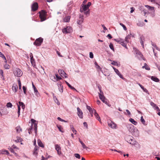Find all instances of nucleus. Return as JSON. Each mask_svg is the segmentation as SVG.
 <instances>
[{
	"label": "nucleus",
	"instance_id": "1",
	"mask_svg": "<svg viewBox=\"0 0 160 160\" xmlns=\"http://www.w3.org/2000/svg\"><path fill=\"white\" fill-rule=\"evenodd\" d=\"M127 126L129 131L133 136L135 137L139 136V131L136 128L134 127L133 125L131 124H127Z\"/></svg>",
	"mask_w": 160,
	"mask_h": 160
},
{
	"label": "nucleus",
	"instance_id": "2",
	"mask_svg": "<svg viewBox=\"0 0 160 160\" xmlns=\"http://www.w3.org/2000/svg\"><path fill=\"white\" fill-rule=\"evenodd\" d=\"M80 11L81 12H84V14L88 16L89 15L90 10L89 8L87 6L83 4H82L80 8Z\"/></svg>",
	"mask_w": 160,
	"mask_h": 160
},
{
	"label": "nucleus",
	"instance_id": "3",
	"mask_svg": "<svg viewBox=\"0 0 160 160\" xmlns=\"http://www.w3.org/2000/svg\"><path fill=\"white\" fill-rule=\"evenodd\" d=\"M31 126L30 128L28 129V133L29 134H30V131L32 129V127L34 125V129L35 131V132L36 133L37 132V124L38 123L37 122V121L36 120H34L33 119H32L31 120Z\"/></svg>",
	"mask_w": 160,
	"mask_h": 160
},
{
	"label": "nucleus",
	"instance_id": "4",
	"mask_svg": "<svg viewBox=\"0 0 160 160\" xmlns=\"http://www.w3.org/2000/svg\"><path fill=\"white\" fill-rule=\"evenodd\" d=\"M39 17L41 22L45 20L46 19L47 12L45 10H42L39 12Z\"/></svg>",
	"mask_w": 160,
	"mask_h": 160
},
{
	"label": "nucleus",
	"instance_id": "5",
	"mask_svg": "<svg viewBox=\"0 0 160 160\" xmlns=\"http://www.w3.org/2000/svg\"><path fill=\"white\" fill-rule=\"evenodd\" d=\"M13 73L15 76L18 77L21 76L22 74V71L18 68H16Z\"/></svg>",
	"mask_w": 160,
	"mask_h": 160
},
{
	"label": "nucleus",
	"instance_id": "6",
	"mask_svg": "<svg viewBox=\"0 0 160 160\" xmlns=\"http://www.w3.org/2000/svg\"><path fill=\"white\" fill-rule=\"evenodd\" d=\"M72 31V28L70 26H67L62 29V32L64 33H70Z\"/></svg>",
	"mask_w": 160,
	"mask_h": 160
},
{
	"label": "nucleus",
	"instance_id": "7",
	"mask_svg": "<svg viewBox=\"0 0 160 160\" xmlns=\"http://www.w3.org/2000/svg\"><path fill=\"white\" fill-rule=\"evenodd\" d=\"M43 39L41 38H39L35 41L34 42V44L37 46H40L43 42Z\"/></svg>",
	"mask_w": 160,
	"mask_h": 160
},
{
	"label": "nucleus",
	"instance_id": "8",
	"mask_svg": "<svg viewBox=\"0 0 160 160\" xmlns=\"http://www.w3.org/2000/svg\"><path fill=\"white\" fill-rule=\"evenodd\" d=\"M108 124L109 127L112 129H116V124L113 122L111 121H108Z\"/></svg>",
	"mask_w": 160,
	"mask_h": 160
},
{
	"label": "nucleus",
	"instance_id": "9",
	"mask_svg": "<svg viewBox=\"0 0 160 160\" xmlns=\"http://www.w3.org/2000/svg\"><path fill=\"white\" fill-rule=\"evenodd\" d=\"M55 148L56 150L57 151L58 154L60 155L62 153L61 151V148L58 144H56L55 145Z\"/></svg>",
	"mask_w": 160,
	"mask_h": 160
},
{
	"label": "nucleus",
	"instance_id": "10",
	"mask_svg": "<svg viewBox=\"0 0 160 160\" xmlns=\"http://www.w3.org/2000/svg\"><path fill=\"white\" fill-rule=\"evenodd\" d=\"M58 72L61 76L63 78H66L67 77V74L63 70L59 69L58 70Z\"/></svg>",
	"mask_w": 160,
	"mask_h": 160
},
{
	"label": "nucleus",
	"instance_id": "11",
	"mask_svg": "<svg viewBox=\"0 0 160 160\" xmlns=\"http://www.w3.org/2000/svg\"><path fill=\"white\" fill-rule=\"evenodd\" d=\"M84 18L83 15H80L78 20L77 21V23L79 25H81L83 22Z\"/></svg>",
	"mask_w": 160,
	"mask_h": 160
},
{
	"label": "nucleus",
	"instance_id": "12",
	"mask_svg": "<svg viewBox=\"0 0 160 160\" xmlns=\"http://www.w3.org/2000/svg\"><path fill=\"white\" fill-rule=\"evenodd\" d=\"M112 68L114 70L115 72L121 78L123 79H124V78H123L122 75L121 74V73H120V72H119L118 69H117L116 68H115L113 67H112Z\"/></svg>",
	"mask_w": 160,
	"mask_h": 160
},
{
	"label": "nucleus",
	"instance_id": "13",
	"mask_svg": "<svg viewBox=\"0 0 160 160\" xmlns=\"http://www.w3.org/2000/svg\"><path fill=\"white\" fill-rule=\"evenodd\" d=\"M78 112L77 114L79 117L81 118H83V113L82 110L78 107L77 108Z\"/></svg>",
	"mask_w": 160,
	"mask_h": 160
},
{
	"label": "nucleus",
	"instance_id": "14",
	"mask_svg": "<svg viewBox=\"0 0 160 160\" xmlns=\"http://www.w3.org/2000/svg\"><path fill=\"white\" fill-rule=\"evenodd\" d=\"M38 8V4L37 2H35L33 4L32 6V10L33 11L37 10Z\"/></svg>",
	"mask_w": 160,
	"mask_h": 160
},
{
	"label": "nucleus",
	"instance_id": "15",
	"mask_svg": "<svg viewBox=\"0 0 160 160\" xmlns=\"http://www.w3.org/2000/svg\"><path fill=\"white\" fill-rule=\"evenodd\" d=\"M99 90L100 91V92L99 93V98L101 100L102 99H102H105V98L104 96L103 95V92L102 91L101 89L99 88Z\"/></svg>",
	"mask_w": 160,
	"mask_h": 160
},
{
	"label": "nucleus",
	"instance_id": "16",
	"mask_svg": "<svg viewBox=\"0 0 160 160\" xmlns=\"http://www.w3.org/2000/svg\"><path fill=\"white\" fill-rule=\"evenodd\" d=\"M39 148L38 146H36L34 148L33 151V154L34 155L37 156L38 154V150Z\"/></svg>",
	"mask_w": 160,
	"mask_h": 160
},
{
	"label": "nucleus",
	"instance_id": "17",
	"mask_svg": "<svg viewBox=\"0 0 160 160\" xmlns=\"http://www.w3.org/2000/svg\"><path fill=\"white\" fill-rule=\"evenodd\" d=\"M71 17L70 16H67L63 19V22H69L70 21Z\"/></svg>",
	"mask_w": 160,
	"mask_h": 160
},
{
	"label": "nucleus",
	"instance_id": "18",
	"mask_svg": "<svg viewBox=\"0 0 160 160\" xmlns=\"http://www.w3.org/2000/svg\"><path fill=\"white\" fill-rule=\"evenodd\" d=\"M18 86L15 84H13L12 87V90L14 93H15L17 91Z\"/></svg>",
	"mask_w": 160,
	"mask_h": 160
},
{
	"label": "nucleus",
	"instance_id": "19",
	"mask_svg": "<svg viewBox=\"0 0 160 160\" xmlns=\"http://www.w3.org/2000/svg\"><path fill=\"white\" fill-rule=\"evenodd\" d=\"M94 115L95 116V117H96V118L97 120H98L99 122H100L101 119L100 118V117L99 116L97 112L95 110H94Z\"/></svg>",
	"mask_w": 160,
	"mask_h": 160
},
{
	"label": "nucleus",
	"instance_id": "20",
	"mask_svg": "<svg viewBox=\"0 0 160 160\" xmlns=\"http://www.w3.org/2000/svg\"><path fill=\"white\" fill-rule=\"evenodd\" d=\"M133 139V138L131 136H128L126 138L127 142L130 144L131 143Z\"/></svg>",
	"mask_w": 160,
	"mask_h": 160
},
{
	"label": "nucleus",
	"instance_id": "21",
	"mask_svg": "<svg viewBox=\"0 0 160 160\" xmlns=\"http://www.w3.org/2000/svg\"><path fill=\"white\" fill-rule=\"evenodd\" d=\"M52 94L53 98L55 102L57 103L58 105H59L60 104V103L58 101L57 98L55 96L54 94V93H52Z\"/></svg>",
	"mask_w": 160,
	"mask_h": 160
},
{
	"label": "nucleus",
	"instance_id": "22",
	"mask_svg": "<svg viewBox=\"0 0 160 160\" xmlns=\"http://www.w3.org/2000/svg\"><path fill=\"white\" fill-rule=\"evenodd\" d=\"M38 145L40 147H42V148H44V145L40 140L39 139L38 140Z\"/></svg>",
	"mask_w": 160,
	"mask_h": 160
},
{
	"label": "nucleus",
	"instance_id": "23",
	"mask_svg": "<svg viewBox=\"0 0 160 160\" xmlns=\"http://www.w3.org/2000/svg\"><path fill=\"white\" fill-rule=\"evenodd\" d=\"M0 154L8 155L9 152L7 150H2L0 151Z\"/></svg>",
	"mask_w": 160,
	"mask_h": 160
},
{
	"label": "nucleus",
	"instance_id": "24",
	"mask_svg": "<svg viewBox=\"0 0 160 160\" xmlns=\"http://www.w3.org/2000/svg\"><path fill=\"white\" fill-rule=\"evenodd\" d=\"M145 6L149 10L152 11L155 10V8L154 7H151L148 5H145Z\"/></svg>",
	"mask_w": 160,
	"mask_h": 160
},
{
	"label": "nucleus",
	"instance_id": "25",
	"mask_svg": "<svg viewBox=\"0 0 160 160\" xmlns=\"http://www.w3.org/2000/svg\"><path fill=\"white\" fill-rule=\"evenodd\" d=\"M19 106H20V107L21 106L22 108L24 110L25 108V105L24 103L22 102H19Z\"/></svg>",
	"mask_w": 160,
	"mask_h": 160
},
{
	"label": "nucleus",
	"instance_id": "26",
	"mask_svg": "<svg viewBox=\"0 0 160 160\" xmlns=\"http://www.w3.org/2000/svg\"><path fill=\"white\" fill-rule=\"evenodd\" d=\"M140 42L142 45V46L143 47V42L145 40V38L143 36H141L140 38Z\"/></svg>",
	"mask_w": 160,
	"mask_h": 160
},
{
	"label": "nucleus",
	"instance_id": "27",
	"mask_svg": "<svg viewBox=\"0 0 160 160\" xmlns=\"http://www.w3.org/2000/svg\"><path fill=\"white\" fill-rule=\"evenodd\" d=\"M58 89L60 92H62L63 90V87L62 84H59L58 85Z\"/></svg>",
	"mask_w": 160,
	"mask_h": 160
},
{
	"label": "nucleus",
	"instance_id": "28",
	"mask_svg": "<svg viewBox=\"0 0 160 160\" xmlns=\"http://www.w3.org/2000/svg\"><path fill=\"white\" fill-rule=\"evenodd\" d=\"M129 121L132 124H133L134 125H136L137 124V122L132 118H130L129 119Z\"/></svg>",
	"mask_w": 160,
	"mask_h": 160
},
{
	"label": "nucleus",
	"instance_id": "29",
	"mask_svg": "<svg viewBox=\"0 0 160 160\" xmlns=\"http://www.w3.org/2000/svg\"><path fill=\"white\" fill-rule=\"evenodd\" d=\"M151 79L153 81H154L157 82H158L159 81V79L158 78L154 76L152 77Z\"/></svg>",
	"mask_w": 160,
	"mask_h": 160
},
{
	"label": "nucleus",
	"instance_id": "30",
	"mask_svg": "<svg viewBox=\"0 0 160 160\" xmlns=\"http://www.w3.org/2000/svg\"><path fill=\"white\" fill-rule=\"evenodd\" d=\"M79 141L82 145V147L84 149L87 148V147L83 143V142L81 140L80 138H79Z\"/></svg>",
	"mask_w": 160,
	"mask_h": 160
},
{
	"label": "nucleus",
	"instance_id": "31",
	"mask_svg": "<svg viewBox=\"0 0 160 160\" xmlns=\"http://www.w3.org/2000/svg\"><path fill=\"white\" fill-rule=\"evenodd\" d=\"M57 126L60 132H64V131L63 130V128H62V126L58 125H57Z\"/></svg>",
	"mask_w": 160,
	"mask_h": 160
},
{
	"label": "nucleus",
	"instance_id": "32",
	"mask_svg": "<svg viewBox=\"0 0 160 160\" xmlns=\"http://www.w3.org/2000/svg\"><path fill=\"white\" fill-rule=\"evenodd\" d=\"M65 82L68 87L70 88L71 89L76 91V89L73 87L68 82L65 81Z\"/></svg>",
	"mask_w": 160,
	"mask_h": 160
},
{
	"label": "nucleus",
	"instance_id": "33",
	"mask_svg": "<svg viewBox=\"0 0 160 160\" xmlns=\"http://www.w3.org/2000/svg\"><path fill=\"white\" fill-rule=\"evenodd\" d=\"M71 129L75 134H76L77 131L75 129L73 126H71Z\"/></svg>",
	"mask_w": 160,
	"mask_h": 160
},
{
	"label": "nucleus",
	"instance_id": "34",
	"mask_svg": "<svg viewBox=\"0 0 160 160\" xmlns=\"http://www.w3.org/2000/svg\"><path fill=\"white\" fill-rule=\"evenodd\" d=\"M149 13L150 14V16L152 17H154L155 16V10Z\"/></svg>",
	"mask_w": 160,
	"mask_h": 160
},
{
	"label": "nucleus",
	"instance_id": "35",
	"mask_svg": "<svg viewBox=\"0 0 160 160\" xmlns=\"http://www.w3.org/2000/svg\"><path fill=\"white\" fill-rule=\"evenodd\" d=\"M22 141V139L19 137H17V139L15 140V141L17 142H21Z\"/></svg>",
	"mask_w": 160,
	"mask_h": 160
},
{
	"label": "nucleus",
	"instance_id": "36",
	"mask_svg": "<svg viewBox=\"0 0 160 160\" xmlns=\"http://www.w3.org/2000/svg\"><path fill=\"white\" fill-rule=\"evenodd\" d=\"M34 90L35 95L37 97H39L40 96V95L37 89L36 88H34Z\"/></svg>",
	"mask_w": 160,
	"mask_h": 160
},
{
	"label": "nucleus",
	"instance_id": "37",
	"mask_svg": "<svg viewBox=\"0 0 160 160\" xmlns=\"http://www.w3.org/2000/svg\"><path fill=\"white\" fill-rule=\"evenodd\" d=\"M101 100L104 103H105L106 105H108V106L110 107V105H109L108 103L107 102V99L105 98V99H102V100Z\"/></svg>",
	"mask_w": 160,
	"mask_h": 160
},
{
	"label": "nucleus",
	"instance_id": "38",
	"mask_svg": "<svg viewBox=\"0 0 160 160\" xmlns=\"http://www.w3.org/2000/svg\"><path fill=\"white\" fill-rule=\"evenodd\" d=\"M17 132L18 133H19L22 131V129L19 126H18L16 128Z\"/></svg>",
	"mask_w": 160,
	"mask_h": 160
},
{
	"label": "nucleus",
	"instance_id": "39",
	"mask_svg": "<svg viewBox=\"0 0 160 160\" xmlns=\"http://www.w3.org/2000/svg\"><path fill=\"white\" fill-rule=\"evenodd\" d=\"M152 45L153 47V48H154V49H155V48L158 51H160V49L158 47H157L156 45L155 44H154L152 42Z\"/></svg>",
	"mask_w": 160,
	"mask_h": 160
},
{
	"label": "nucleus",
	"instance_id": "40",
	"mask_svg": "<svg viewBox=\"0 0 160 160\" xmlns=\"http://www.w3.org/2000/svg\"><path fill=\"white\" fill-rule=\"evenodd\" d=\"M150 105L155 110L156 109V107H158L155 104L152 102H150Z\"/></svg>",
	"mask_w": 160,
	"mask_h": 160
},
{
	"label": "nucleus",
	"instance_id": "41",
	"mask_svg": "<svg viewBox=\"0 0 160 160\" xmlns=\"http://www.w3.org/2000/svg\"><path fill=\"white\" fill-rule=\"evenodd\" d=\"M134 51V53L136 54L137 55V56L138 55L139 52H140L138 51L137 49L135 48H133Z\"/></svg>",
	"mask_w": 160,
	"mask_h": 160
},
{
	"label": "nucleus",
	"instance_id": "42",
	"mask_svg": "<svg viewBox=\"0 0 160 160\" xmlns=\"http://www.w3.org/2000/svg\"><path fill=\"white\" fill-rule=\"evenodd\" d=\"M115 40L118 42L120 44L121 43V42H123L124 40L121 38H119L117 39H115Z\"/></svg>",
	"mask_w": 160,
	"mask_h": 160
},
{
	"label": "nucleus",
	"instance_id": "43",
	"mask_svg": "<svg viewBox=\"0 0 160 160\" xmlns=\"http://www.w3.org/2000/svg\"><path fill=\"white\" fill-rule=\"evenodd\" d=\"M0 57L4 59L5 60V62H7V61L6 59V58L4 55V54L2 53L1 52H0Z\"/></svg>",
	"mask_w": 160,
	"mask_h": 160
},
{
	"label": "nucleus",
	"instance_id": "44",
	"mask_svg": "<svg viewBox=\"0 0 160 160\" xmlns=\"http://www.w3.org/2000/svg\"><path fill=\"white\" fill-rule=\"evenodd\" d=\"M137 57L139 59H141L143 58V55L141 53V52H139L138 55H137Z\"/></svg>",
	"mask_w": 160,
	"mask_h": 160
},
{
	"label": "nucleus",
	"instance_id": "45",
	"mask_svg": "<svg viewBox=\"0 0 160 160\" xmlns=\"http://www.w3.org/2000/svg\"><path fill=\"white\" fill-rule=\"evenodd\" d=\"M121 45H122L125 48H127V43L126 42H125L124 41L123 42H121L120 43Z\"/></svg>",
	"mask_w": 160,
	"mask_h": 160
},
{
	"label": "nucleus",
	"instance_id": "46",
	"mask_svg": "<svg viewBox=\"0 0 160 160\" xmlns=\"http://www.w3.org/2000/svg\"><path fill=\"white\" fill-rule=\"evenodd\" d=\"M138 144V142L135 140L133 139L132 140V141L131 142V143L130 144L135 145H137Z\"/></svg>",
	"mask_w": 160,
	"mask_h": 160
},
{
	"label": "nucleus",
	"instance_id": "47",
	"mask_svg": "<svg viewBox=\"0 0 160 160\" xmlns=\"http://www.w3.org/2000/svg\"><path fill=\"white\" fill-rule=\"evenodd\" d=\"M142 68H145V69L147 70H149L150 69L148 67V65L146 63H145L144 64V66H143L142 67Z\"/></svg>",
	"mask_w": 160,
	"mask_h": 160
},
{
	"label": "nucleus",
	"instance_id": "48",
	"mask_svg": "<svg viewBox=\"0 0 160 160\" xmlns=\"http://www.w3.org/2000/svg\"><path fill=\"white\" fill-rule=\"evenodd\" d=\"M18 84L19 86V89H21L22 85L21 82V81H20V79H19L18 80Z\"/></svg>",
	"mask_w": 160,
	"mask_h": 160
},
{
	"label": "nucleus",
	"instance_id": "49",
	"mask_svg": "<svg viewBox=\"0 0 160 160\" xmlns=\"http://www.w3.org/2000/svg\"><path fill=\"white\" fill-rule=\"evenodd\" d=\"M141 121L142 123L144 125H146L145 121L143 118V116H142L141 118Z\"/></svg>",
	"mask_w": 160,
	"mask_h": 160
},
{
	"label": "nucleus",
	"instance_id": "50",
	"mask_svg": "<svg viewBox=\"0 0 160 160\" xmlns=\"http://www.w3.org/2000/svg\"><path fill=\"white\" fill-rule=\"evenodd\" d=\"M18 105V117H19V116L20 115V106H19L18 104H17Z\"/></svg>",
	"mask_w": 160,
	"mask_h": 160
},
{
	"label": "nucleus",
	"instance_id": "51",
	"mask_svg": "<svg viewBox=\"0 0 160 160\" xmlns=\"http://www.w3.org/2000/svg\"><path fill=\"white\" fill-rule=\"evenodd\" d=\"M31 59V62L32 63V64L33 65H35V61L34 59L33 58H30Z\"/></svg>",
	"mask_w": 160,
	"mask_h": 160
},
{
	"label": "nucleus",
	"instance_id": "52",
	"mask_svg": "<svg viewBox=\"0 0 160 160\" xmlns=\"http://www.w3.org/2000/svg\"><path fill=\"white\" fill-rule=\"evenodd\" d=\"M120 25L123 27V29L124 30H125V31L127 30V28L123 24H122V23H120Z\"/></svg>",
	"mask_w": 160,
	"mask_h": 160
},
{
	"label": "nucleus",
	"instance_id": "53",
	"mask_svg": "<svg viewBox=\"0 0 160 160\" xmlns=\"http://www.w3.org/2000/svg\"><path fill=\"white\" fill-rule=\"evenodd\" d=\"M6 106L8 108H11L12 107V105L11 102H8Z\"/></svg>",
	"mask_w": 160,
	"mask_h": 160
},
{
	"label": "nucleus",
	"instance_id": "54",
	"mask_svg": "<svg viewBox=\"0 0 160 160\" xmlns=\"http://www.w3.org/2000/svg\"><path fill=\"white\" fill-rule=\"evenodd\" d=\"M95 64L96 66V68L97 69H100V70H101V68H100V66L98 65V63L96 62H95Z\"/></svg>",
	"mask_w": 160,
	"mask_h": 160
},
{
	"label": "nucleus",
	"instance_id": "55",
	"mask_svg": "<svg viewBox=\"0 0 160 160\" xmlns=\"http://www.w3.org/2000/svg\"><path fill=\"white\" fill-rule=\"evenodd\" d=\"M74 156L75 157L78 159H80V155L78 154V153H75L74 154Z\"/></svg>",
	"mask_w": 160,
	"mask_h": 160
},
{
	"label": "nucleus",
	"instance_id": "56",
	"mask_svg": "<svg viewBox=\"0 0 160 160\" xmlns=\"http://www.w3.org/2000/svg\"><path fill=\"white\" fill-rule=\"evenodd\" d=\"M110 48L113 51H114V48H113V46L112 44L111 43H110L109 45Z\"/></svg>",
	"mask_w": 160,
	"mask_h": 160
},
{
	"label": "nucleus",
	"instance_id": "57",
	"mask_svg": "<svg viewBox=\"0 0 160 160\" xmlns=\"http://www.w3.org/2000/svg\"><path fill=\"white\" fill-rule=\"evenodd\" d=\"M4 67L6 69H9L10 68V66L8 64H6L4 65Z\"/></svg>",
	"mask_w": 160,
	"mask_h": 160
},
{
	"label": "nucleus",
	"instance_id": "58",
	"mask_svg": "<svg viewBox=\"0 0 160 160\" xmlns=\"http://www.w3.org/2000/svg\"><path fill=\"white\" fill-rule=\"evenodd\" d=\"M111 64L113 65L118 66V63L117 62L115 61H113L111 63Z\"/></svg>",
	"mask_w": 160,
	"mask_h": 160
},
{
	"label": "nucleus",
	"instance_id": "59",
	"mask_svg": "<svg viewBox=\"0 0 160 160\" xmlns=\"http://www.w3.org/2000/svg\"><path fill=\"white\" fill-rule=\"evenodd\" d=\"M22 89H23V92H24V93L25 94H26V88L25 87V86H23L22 87Z\"/></svg>",
	"mask_w": 160,
	"mask_h": 160
},
{
	"label": "nucleus",
	"instance_id": "60",
	"mask_svg": "<svg viewBox=\"0 0 160 160\" xmlns=\"http://www.w3.org/2000/svg\"><path fill=\"white\" fill-rule=\"evenodd\" d=\"M149 1H150L153 3H155L156 4L157 3V1L156 0H148Z\"/></svg>",
	"mask_w": 160,
	"mask_h": 160
},
{
	"label": "nucleus",
	"instance_id": "61",
	"mask_svg": "<svg viewBox=\"0 0 160 160\" xmlns=\"http://www.w3.org/2000/svg\"><path fill=\"white\" fill-rule=\"evenodd\" d=\"M89 57L91 58H93V53L92 52H90L89 53Z\"/></svg>",
	"mask_w": 160,
	"mask_h": 160
},
{
	"label": "nucleus",
	"instance_id": "62",
	"mask_svg": "<svg viewBox=\"0 0 160 160\" xmlns=\"http://www.w3.org/2000/svg\"><path fill=\"white\" fill-rule=\"evenodd\" d=\"M91 5V3L90 2H88V4L87 5H85L87 7H88V8H89V7Z\"/></svg>",
	"mask_w": 160,
	"mask_h": 160
},
{
	"label": "nucleus",
	"instance_id": "63",
	"mask_svg": "<svg viewBox=\"0 0 160 160\" xmlns=\"http://www.w3.org/2000/svg\"><path fill=\"white\" fill-rule=\"evenodd\" d=\"M142 90H143L145 92H146V93H147L148 91L145 88L143 87H142V88H141Z\"/></svg>",
	"mask_w": 160,
	"mask_h": 160
},
{
	"label": "nucleus",
	"instance_id": "64",
	"mask_svg": "<svg viewBox=\"0 0 160 160\" xmlns=\"http://www.w3.org/2000/svg\"><path fill=\"white\" fill-rule=\"evenodd\" d=\"M87 108L89 110V112H91V110L92 109L88 105L87 106Z\"/></svg>",
	"mask_w": 160,
	"mask_h": 160
}]
</instances>
